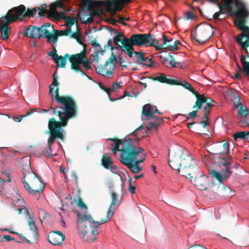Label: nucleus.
<instances>
[{"mask_svg":"<svg viewBox=\"0 0 249 249\" xmlns=\"http://www.w3.org/2000/svg\"><path fill=\"white\" fill-rule=\"evenodd\" d=\"M111 190V202L106 213V217L100 221H94L90 215L81 214L77 213L78 233L87 240L94 241L96 236L101 231L99 226L109 222L115 209V206L119 204L121 200L117 198V194L114 190V185L111 183L109 186Z\"/></svg>","mask_w":249,"mask_h":249,"instance_id":"obj_1","label":"nucleus"},{"mask_svg":"<svg viewBox=\"0 0 249 249\" xmlns=\"http://www.w3.org/2000/svg\"><path fill=\"white\" fill-rule=\"evenodd\" d=\"M169 163L171 168L176 170L181 175L189 177L192 181L193 176L199 174L200 169L198 165V160L193 158L186 151L178 150L177 152H169Z\"/></svg>","mask_w":249,"mask_h":249,"instance_id":"obj_2","label":"nucleus"},{"mask_svg":"<svg viewBox=\"0 0 249 249\" xmlns=\"http://www.w3.org/2000/svg\"><path fill=\"white\" fill-rule=\"evenodd\" d=\"M107 141L113 142L111 144V152L114 155L117 154V151L120 152V154L123 155L124 152H127L134 150L138 152V154L136 156L134 163L138 164L142 162L145 160V157L147 154L144 153V149L142 147L137 145V143L139 141V139H131L129 136H126L124 139H118L117 138H108Z\"/></svg>","mask_w":249,"mask_h":249,"instance_id":"obj_3","label":"nucleus"},{"mask_svg":"<svg viewBox=\"0 0 249 249\" xmlns=\"http://www.w3.org/2000/svg\"><path fill=\"white\" fill-rule=\"evenodd\" d=\"M53 115H57L59 117V121H56L54 118H51L48 122V129L51 128L57 130H63L62 128L65 127L68 121L71 119L75 118L77 116V108L73 107L72 110L68 112L65 110L64 105L55 106L53 107V103L50 107Z\"/></svg>","mask_w":249,"mask_h":249,"instance_id":"obj_4","label":"nucleus"},{"mask_svg":"<svg viewBox=\"0 0 249 249\" xmlns=\"http://www.w3.org/2000/svg\"><path fill=\"white\" fill-rule=\"evenodd\" d=\"M249 16V11L245 3L240 16L235 19L234 22V24L238 29L242 31V33L237 36L235 38V40L241 49H242V46L241 44L249 41V27L246 25Z\"/></svg>","mask_w":249,"mask_h":249,"instance_id":"obj_5","label":"nucleus"},{"mask_svg":"<svg viewBox=\"0 0 249 249\" xmlns=\"http://www.w3.org/2000/svg\"><path fill=\"white\" fill-rule=\"evenodd\" d=\"M21 181L28 193L33 196H37V199H39V197L45 187L41 178L35 174H32L28 178H22Z\"/></svg>","mask_w":249,"mask_h":249,"instance_id":"obj_6","label":"nucleus"},{"mask_svg":"<svg viewBox=\"0 0 249 249\" xmlns=\"http://www.w3.org/2000/svg\"><path fill=\"white\" fill-rule=\"evenodd\" d=\"M64 6V4L62 0H56L50 5V14L55 19H63L65 21L67 28L71 31V27L77 21V19L75 18H71L70 17L66 16V14L71 10L70 8H68L67 10L62 9L60 12L56 10L57 8H62Z\"/></svg>","mask_w":249,"mask_h":249,"instance_id":"obj_7","label":"nucleus"},{"mask_svg":"<svg viewBox=\"0 0 249 249\" xmlns=\"http://www.w3.org/2000/svg\"><path fill=\"white\" fill-rule=\"evenodd\" d=\"M87 58V53L85 51H81L80 53L71 55L70 57L71 68L76 72H80L82 75L87 74L81 70L80 65L85 68L86 70L91 69L89 61Z\"/></svg>","mask_w":249,"mask_h":249,"instance_id":"obj_8","label":"nucleus"},{"mask_svg":"<svg viewBox=\"0 0 249 249\" xmlns=\"http://www.w3.org/2000/svg\"><path fill=\"white\" fill-rule=\"evenodd\" d=\"M219 154L221 159L220 161H218V163L219 166L222 168L220 172L212 170L210 174L213 177H214L219 182L222 183L229 178L232 173V171H231L230 168L231 165V162L226 160L223 153H219Z\"/></svg>","mask_w":249,"mask_h":249,"instance_id":"obj_9","label":"nucleus"},{"mask_svg":"<svg viewBox=\"0 0 249 249\" xmlns=\"http://www.w3.org/2000/svg\"><path fill=\"white\" fill-rule=\"evenodd\" d=\"M195 178L192 182L199 189L202 191L210 190L214 193H217V189H215V188H218L217 185L209 176L203 175L200 171L199 174L193 176Z\"/></svg>","mask_w":249,"mask_h":249,"instance_id":"obj_10","label":"nucleus"},{"mask_svg":"<svg viewBox=\"0 0 249 249\" xmlns=\"http://www.w3.org/2000/svg\"><path fill=\"white\" fill-rule=\"evenodd\" d=\"M213 34L211 26L209 24H200L196 27L195 31L192 32L191 37L199 43L203 44L210 38Z\"/></svg>","mask_w":249,"mask_h":249,"instance_id":"obj_11","label":"nucleus"},{"mask_svg":"<svg viewBox=\"0 0 249 249\" xmlns=\"http://www.w3.org/2000/svg\"><path fill=\"white\" fill-rule=\"evenodd\" d=\"M128 39L132 45L137 46L145 45L146 46L154 47L155 43H158L156 37L150 34H133Z\"/></svg>","mask_w":249,"mask_h":249,"instance_id":"obj_12","label":"nucleus"},{"mask_svg":"<svg viewBox=\"0 0 249 249\" xmlns=\"http://www.w3.org/2000/svg\"><path fill=\"white\" fill-rule=\"evenodd\" d=\"M123 155L120 154L119 160L124 165L126 166L133 173H138L141 172L142 168V167L134 163L136 156L138 152L133 151L124 152Z\"/></svg>","mask_w":249,"mask_h":249,"instance_id":"obj_13","label":"nucleus"},{"mask_svg":"<svg viewBox=\"0 0 249 249\" xmlns=\"http://www.w3.org/2000/svg\"><path fill=\"white\" fill-rule=\"evenodd\" d=\"M64 130H57L52 128H51V129H49L50 137L48 141V146L42 151V155L44 156L50 158L55 155V154H53L52 153V145L56 139H59L62 142L64 141Z\"/></svg>","mask_w":249,"mask_h":249,"instance_id":"obj_14","label":"nucleus"},{"mask_svg":"<svg viewBox=\"0 0 249 249\" xmlns=\"http://www.w3.org/2000/svg\"><path fill=\"white\" fill-rule=\"evenodd\" d=\"M47 30L48 22L43 24L39 27H37L36 26L29 25L23 30V35L24 36L33 39H40L41 37L47 39V36L49 31Z\"/></svg>","mask_w":249,"mask_h":249,"instance_id":"obj_15","label":"nucleus"},{"mask_svg":"<svg viewBox=\"0 0 249 249\" xmlns=\"http://www.w3.org/2000/svg\"><path fill=\"white\" fill-rule=\"evenodd\" d=\"M118 62L116 56L113 52L111 56L107 60L104 66L99 65L95 68L96 72L106 78H108L113 74V71L115 68V65Z\"/></svg>","mask_w":249,"mask_h":249,"instance_id":"obj_16","label":"nucleus"},{"mask_svg":"<svg viewBox=\"0 0 249 249\" xmlns=\"http://www.w3.org/2000/svg\"><path fill=\"white\" fill-rule=\"evenodd\" d=\"M82 1L81 7L83 8H87L89 11V17L100 16L104 14L105 11L100 12L99 7L103 6V1H97L94 0H80Z\"/></svg>","mask_w":249,"mask_h":249,"instance_id":"obj_17","label":"nucleus"},{"mask_svg":"<svg viewBox=\"0 0 249 249\" xmlns=\"http://www.w3.org/2000/svg\"><path fill=\"white\" fill-rule=\"evenodd\" d=\"M236 9L234 10L232 8V4H231V12H228L227 9H225L224 7H220L218 12H215L213 16V18L214 20L221 19L223 18H220V14H224L226 13H229L232 17H235L236 18L240 16V13L242 11V9H243V6L245 3L240 0H233Z\"/></svg>","mask_w":249,"mask_h":249,"instance_id":"obj_18","label":"nucleus"},{"mask_svg":"<svg viewBox=\"0 0 249 249\" xmlns=\"http://www.w3.org/2000/svg\"><path fill=\"white\" fill-rule=\"evenodd\" d=\"M130 0H106L103 1L106 12H109L112 16L116 14V11H121L126 3H129Z\"/></svg>","mask_w":249,"mask_h":249,"instance_id":"obj_19","label":"nucleus"},{"mask_svg":"<svg viewBox=\"0 0 249 249\" xmlns=\"http://www.w3.org/2000/svg\"><path fill=\"white\" fill-rule=\"evenodd\" d=\"M47 30L49 31L47 36V42H50L52 41L53 44L56 43L59 36H68L71 33V31L67 28L65 30H55L50 22H48Z\"/></svg>","mask_w":249,"mask_h":249,"instance_id":"obj_20","label":"nucleus"},{"mask_svg":"<svg viewBox=\"0 0 249 249\" xmlns=\"http://www.w3.org/2000/svg\"><path fill=\"white\" fill-rule=\"evenodd\" d=\"M162 43H160L159 40H157L158 43H155L154 47L156 50L160 51L163 49L169 51H176L178 50V45L180 43L178 40L169 39L164 34L162 35Z\"/></svg>","mask_w":249,"mask_h":249,"instance_id":"obj_21","label":"nucleus"},{"mask_svg":"<svg viewBox=\"0 0 249 249\" xmlns=\"http://www.w3.org/2000/svg\"><path fill=\"white\" fill-rule=\"evenodd\" d=\"M26 7L21 4L18 6L14 7L9 10L6 15L4 16L8 22H14L17 19H22L21 18H25L24 17V13H26Z\"/></svg>","mask_w":249,"mask_h":249,"instance_id":"obj_22","label":"nucleus"},{"mask_svg":"<svg viewBox=\"0 0 249 249\" xmlns=\"http://www.w3.org/2000/svg\"><path fill=\"white\" fill-rule=\"evenodd\" d=\"M55 100L61 105H64V109L66 112L72 110L73 107L77 108L74 100L70 96H60L59 95V88L57 87L54 91Z\"/></svg>","mask_w":249,"mask_h":249,"instance_id":"obj_23","label":"nucleus"},{"mask_svg":"<svg viewBox=\"0 0 249 249\" xmlns=\"http://www.w3.org/2000/svg\"><path fill=\"white\" fill-rule=\"evenodd\" d=\"M145 53L142 51L135 53V59L137 64L142 65L143 66L151 67L154 65V63L152 60V56L151 58L145 57Z\"/></svg>","mask_w":249,"mask_h":249,"instance_id":"obj_24","label":"nucleus"},{"mask_svg":"<svg viewBox=\"0 0 249 249\" xmlns=\"http://www.w3.org/2000/svg\"><path fill=\"white\" fill-rule=\"evenodd\" d=\"M65 238V235L58 231H51L48 235V241L53 245H60Z\"/></svg>","mask_w":249,"mask_h":249,"instance_id":"obj_25","label":"nucleus"},{"mask_svg":"<svg viewBox=\"0 0 249 249\" xmlns=\"http://www.w3.org/2000/svg\"><path fill=\"white\" fill-rule=\"evenodd\" d=\"M155 113H157L159 114H160L156 106H152L150 104H146L143 106L142 114L146 116L147 119L157 117V116H154Z\"/></svg>","mask_w":249,"mask_h":249,"instance_id":"obj_26","label":"nucleus"},{"mask_svg":"<svg viewBox=\"0 0 249 249\" xmlns=\"http://www.w3.org/2000/svg\"><path fill=\"white\" fill-rule=\"evenodd\" d=\"M8 20L6 18L2 17L0 18V22L2 25V27H1V37L3 40L6 41L11 33V29L9 25V24L12 22H8Z\"/></svg>","mask_w":249,"mask_h":249,"instance_id":"obj_27","label":"nucleus"},{"mask_svg":"<svg viewBox=\"0 0 249 249\" xmlns=\"http://www.w3.org/2000/svg\"><path fill=\"white\" fill-rule=\"evenodd\" d=\"M101 164L105 169L110 170L113 173H115L117 170V167L113 165V160L109 157L107 153L103 155L101 159Z\"/></svg>","mask_w":249,"mask_h":249,"instance_id":"obj_28","label":"nucleus"},{"mask_svg":"<svg viewBox=\"0 0 249 249\" xmlns=\"http://www.w3.org/2000/svg\"><path fill=\"white\" fill-rule=\"evenodd\" d=\"M196 101L195 105L193 107H196L197 109H200L204 104H206V105L208 104H213V103H215L211 98L205 97L204 94H200L198 93V94H196Z\"/></svg>","mask_w":249,"mask_h":249,"instance_id":"obj_29","label":"nucleus"},{"mask_svg":"<svg viewBox=\"0 0 249 249\" xmlns=\"http://www.w3.org/2000/svg\"><path fill=\"white\" fill-rule=\"evenodd\" d=\"M247 58H249V57L247 56L246 53L245 55L242 54L240 56V60L242 67H241L237 62L236 66L237 68L239 69V71L242 72H243L245 76L249 77V62L246 61Z\"/></svg>","mask_w":249,"mask_h":249,"instance_id":"obj_30","label":"nucleus"},{"mask_svg":"<svg viewBox=\"0 0 249 249\" xmlns=\"http://www.w3.org/2000/svg\"><path fill=\"white\" fill-rule=\"evenodd\" d=\"M174 85H180L184 87L185 89H188L193 94L195 95L196 97V94H198V92H196L194 89L192 87L191 84L186 82L183 79H179V80H175V84Z\"/></svg>","mask_w":249,"mask_h":249,"instance_id":"obj_31","label":"nucleus"},{"mask_svg":"<svg viewBox=\"0 0 249 249\" xmlns=\"http://www.w3.org/2000/svg\"><path fill=\"white\" fill-rule=\"evenodd\" d=\"M154 81H157L162 83H166L170 85H174L175 80L173 79L167 78L164 74L160 73L159 76L151 78Z\"/></svg>","mask_w":249,"mask_h":249,"instance_id":"obj_32","label":"nucleus"},{"mask_svg":"<svg viewBox=\"0 0 249 249\" xmlns=\"http://www.w3.org/2000/svg\"><path fill=\"white\" fill-rule=\"evenodd\" d=\"M71 55L68 53H66L64 57L61 55H59L57 58L56 61H54V63L57 65L58 67L60 68H65L67 62V59L69 58V61L70 62V57Z\"/></svg>","mask_w":249,"mask_h":249,"instance_id":"obj_33","label":"nucleus"},{"mask_svg":"<svg viewBox=\"0 0 249 249\" xmlns=\"http://www.w3.org/2000/svg\"><path fill=\"white\" fill-rule=\"evenodd\" d=\"M133 46L134 45L130 43L128 40L126 41L124 45L123 46L126 51L127 54L130 58L133 57L134 55H135V53L136 52L134 51Z\"/></svg>","mask_w":249,"mask_h":249,"instance_id":"obj_34","label":"nucleus"},{"mask_svg":"<svg viewBox=\"0 0 249 249\" xmlns=\"http://www.w3.org/2000/svg\"><path fill=\"white\" fill-rule=\"evenodd\" d=\"M133 46L134 45L130 43L128 40L126 41L124 45L123 46L126 51L127 54L130 58L133 57L134 55H135V53L136 52L134 51Z\"/></svg>","mask_w":249,"mask_h":249,"instance_id":"obj_35","label":"nucleus"},{"mask_svg":"<svg viewBox=\"0 0 249 249\" xmlns=\"http://www.w3.org/2000/svg\"><path fill=\"white\" fill-rule=\"evenodd\" d=\"M127 40L128 38L125 37L123 33L118 32L114 38V43L118 44V42H120L123 46Z\"/></svg>","mask_w":249,"mask_h":249,"instance_id":"obj_36","label":"nucleus"},{"mask_svg":"<svg viewBox=\"0 0 249 249\" xmlns=\"http://www.w3.org/2000/svg\"><path fill=\"white\" fill-rule=\"evenodd\" d=\"M22 172L24 175V177L22 178H25V179L28 178L31 174H35L32 171L30 165L28 164L22 165Z\"/></svg>","mask_w":249,"mask_h":249,"instance_id":"obj_37","label":"nucleus"},{"mask_svg":"<svg viewBox=\"0 0 249 249\" xmlns=\"http://www.w3.org/2000/svg\"><path fill=\"white\" fill-rule=\"evenodd\" d=\"M154 118L155 119V122H150L147 124L146 126L147 130H149L153 129H156L159 125L163 121V119L160 118L158 117Z\"/></svg>","mask_w":249,"mask_h":249,"instance_id":"obj_38","label":"nucleus"},{"mask_svg":"<svg viewBox=\"0 0 249 249\" xmlns=\"http://www.w3.org/2000/svg\"><path fill=\"white\" fill-rule=\"evenodd\" d=\"M249 137V132L239 131L233 134V138L234 141H237V140L239 139L247 140Z\"/></svg>","mask_w":249,"mask_h":249,"instance_id":"obj_39","label":"nucleus"},{"mask_svg":"<svg viewBox=\"0 0 249 249\" xmlns=\"http://www.w3.org/2000/svg\"><path fill=\"white\" fill-rule=\"evenodd\" d=\"M86 13V11L85 12V13H83L81 14L80 18L81 22L83 24H89L91 23L93 21V19L92 18H91V17H89V15L87 14Z\"/></svg>","mask_w":249,"mask_h":249,"instance_id":"obj_40","label":"nucleus"},{"mask_svg":"<svg viewBox=\"0 0 249 249\" xmlns=\"http://www.w3.org/2000/svg\"><path fill=\"white\" fill-rule=\"evenodd\" d=\"M231 94L232 95L231 100L233 103L234 107L235 108H237L242 104L240 101V98L238 95V93L236 91H235L231 92Z\"/></svg>","mask_w":249,"mask_h":249,"instance_id":"obj_41","label":"nucleus"},{"mask_svg":"<svg viewBox=\"0 0 249 249\" xmlns=\"http://www.w3.org/2000/svg\"><path fill=\"white\" fill-rule=\"evenodd\" d=\"M239 109L237 111V114L240 117H246L248 115V110L247 108L242 104L239 106Z\"/></svg>","mask_w":249,"mask_h":249,"instance_id":"obj_42","label":"nucleus"},{"mask_svg":"<svg viewBox=\"0 0 249 249\" xmlns=\"http://www.w3.org/2000/svg\"><path fill=\"white\" fill-rule=\"evenodd\" d=\"M214 106V104H210L206 105L204 106L203 107V112L204 115L203 117V119H207L208 117V115L211 112V108Z\"/></svg>","mask_w":249,"mask_h":249,"instance_id":"obj_43","label":"nucleus"},{"mask_svg":"<svg viewBox=\"0 0 249 249\" xmlns=\"http://www.w3.org/2000/svg\"><path fill=\"white\" fill-rule=\"evenodd\" d=\"M37 11V7H34V8L30 10V9L28 8L27 10H26V13H24V17L27 18V17H32L34 16Z\"/></svg>","mask_w":249,"mask_h":249,"instance_id":"obj_44","label":"nucleus"},{"mask_svg":"<svg viewBox=\"0 0 249 249\" xmlns=\"http://www.w3.org/2000/svg\"><path fill=\"white\" fill-rule=\"evenodd\" d=\"M90 44L92 45V46L95 47L96 48L95 51L96 52H98V53H103L105 52V51L102 50V48L101 46L98 43H97L96 40L95 39L91 41L90 43Z\"/></svg>","mask_w":249,"mask_h":249,"instance_id":"obj_45","label":"nucleus"},{"mask_svg":"<svg viewBox=\"0 0 249 249\" xmlns=\"http://www.w3.org/2000/svg\"><path fill=\"white\" fill-rule=\"evenodd\" d=\"M29 226L31 231H32L33 235L35 236V238H36L37 235V228L36 226L35 223L34 221H30L29 222Z\"/></svg>","mask_w":249,"mask_h":249,"instance_id":"obj_46","label":"nucleus"},{"mask_svg":"<svg viewBox=\"0 0 249 249\" xmlns=\"http://www.w3.org/2000/svg\"><path fill=\"white\" fill-rule=\"evenodd\" d=\"M242 45V49H241V51L246 53L247 57H249V41Z\"/></svg>","mask_w":249,"mask_h":249,"instance_id":"obj_47","label":"nucleus"},{"mask_svg":"<svg viewBox=\"0 0 249 249\" xmlns=\"http://www.w3.org/2000/svg\"><path fill=\"white\" fill-rule=\"evenodd\" d=\"M170 60L169 63L173 68H179L180 66V63L178 62L175 61L174 59L173 56L169 54Z\"/></svg>","mask_w":249,"mask_h":249,"instance_id":"obj_48","label":"nucleus"},{"mask_svg":"<svg viewBox=\"0 0 249 249\" xmlns=\"http://www.w3.org/2000/svg\"><path fill=\"white\" fill-rule=\"evenodd\" d=\"M48 55L52 56L54 61H56V58L59 55L57 54V51L54 46H53L52 51L48 53Z\"/></svg>","mask_w":249,"mask_h":249,"instance_id":"obj_49","label":"nucleus"},{"mask_svg":"<svg viewBox=\"0 0 249 249\" xmlns=\"http://www.w3.org/2000/svg\"><path fill=\"white\" fill-rule=\"evenodd\" d=\"M59 85V83L56 79L53 78L52 84L49 87V95L51 96L53 95V88L52 86H58Z\"/></svg>","mask_w":249,"mask_h":249,"instance_id":"obj_50","label":"nucleus"},{"mask_svg":"<svg viewBox=\"0 0 249 249\" xmlns=\"http://www.w3.org/2000/svg\"><path fill=\"white\" fill-rule=\"evenodd\" d=\"M223 147L224 151L222 153H223V154L224 155H225V154H229V153H230L229 143L228 142H225L223 144Z\"/></svg>","mask_w":249,"mask_h":249,"instance_id":"obj_51","label":"nucleus"},{"mask_svg":"<svg viewBox=\"0 0 249 249\" xmlns=\"http://www.w3.org/2000/svg\"><path fill=\"white\" fill-rule=\"evenodd\" d=\"M77 206L81 208H84L86 210H87V206L83 202L81 198H79L77 202Z\"/></svg>","mask_w":249,"mask_h":249,"instance_id":"obj_52","label":"nucleus"},{"mask_svg":"<svg viewBox=\"0 0 249 249\" xmlns=\"http://www.w3.org/2000/svg\"><path fill=\"white\" fill-rule=\"evenodd\" d=\"M131 178H129V185L128 190L132 194H134L135 193L136 187L131 184Z\"/></svg>","mask_w":249,"mask_h":249,"instance_id":"obj_53","label":"nucleus"},{"mask_svg":"<svg viewBox=\"0 0 249 249\" xmlns=\"http://www.w3.org/2000/svg\"><path fill=\"white\" fill-rule=\"evenodd\" d=\"M186 18L187 19L192 20L195 18L193 13L192 11H189L186 12L185 14Z\"/></svg>","mask_w":249,"mask_h":249,"instance_id":"obj_54","label":"nucleus"},{"mask_svg":"<svg viewBox=\"0 0 249 249\" xmlns=\"http://www.w3.org/2000/svg\"><path fill=\"white\" fill-rule=\"evenodd\" d=\"M242 77V72L237 68L236 72L234 74V75L233 76L232 78L234 79H241Z\"/></svg>","mask_w":249,"mask_h":249,"instance_id":"obj_55","label":"nucleus"},{"mask_svg":"<svg viewBox=\"0 0 249 249\" xmlns=\"http://www.w3.org/2000/svg\"><path fill=\"white\" fill-rule=\"evenodd\" d=\"M77 42L82 45L83 46V50L82 51H85V53H87V50H86V48H87V45L84 43L81 39L80 38V36H79L77 39H76Z\"/></svg>","mask_w":249,"mask_h":249,"instance_id":"obj_56","label":"nucleus"},{"mask_svg":"<svg viewBox=\"0 0 249 249\" xmlns=\"http://www.w3.org/2000/svg\"><path fill=\"white\" fill-rule=\"evenodd\" d=\"M38 10V15L40 17H43L44 16V14L47 13V10H45L43 7H41V8L37 7V10Z\"/></svg>","mask_w":249,"mask_h":249,"instance_id":"obj_57","label":"nucleus"},{"mask_svg":"<svg viewBox=\"0 0 249 249\" xmlns=\"http://www.w3.org/2000/svg\"><path fill=\"white\" fill-rule=\"evenodd\" d=\"M118 59L119 60L120 65L123 68H126L127 67V65H123V63L125 62V61L123 60L121 54L118 55ZM126 63L130 64L129 62L126 61Z\"/></svg>","mask_w":249,"mask_h":249,"instance_id":"obj_58","label":"nucleus"},{"mask_svg":"<svg viewBox=\"0 0 249 249\" xmlns=\"http://www.w3.org/2000/svg\"><path fill=\"white\" fill-rule=\"evenodd\" d=\"M121 86L119 83L115 82L113 84L112 88H111V90L116 91L117 89L121 88Z\"/></svg>","mask_w":249,"mask_h":249,"instance_id":"obj_59","label":"nucleus"},{"mask_svg":"<svg viewBox=\"0 0 249 249\" xmlns=\"http://www.w3.org/2000/svg\"><path fill=\"white\" fill-rule=\"evenodd\" d=\"M98 53V52H96L94 53H93L91 55V58H92V61H96L97 62H98L99 61V53Z\"/></svg>","mask_w":249,"mask_h":249,"instance_id":"obj_60","label":"nucleus"},{"mask_svg":"<svg viewBox=\"0 0 249 249\" xmlns=\"http://www.w3.org/2000/svg\"><path fill=\"white\" fill-rule=\"evenodd\" d=\"M24 117H25L24 115L14 116L13 119L15 122L19 123Z\"/></svg>","mask_w":249,"mask_h":249,"instance_id":"obj_61","label":"nucleus"},{"mask_svg":"<svg viewBox=\"0 0 249 249\" xmlns=\"http://www.w3.org/2000/svg\"><path fill=\"white\" fill-rule=\"evenodd\" d=\"M188 249H207L205 247L199 245H195L194 246H191Z\"/></svg>","mask_w":249,"mask_h":249,"instance_id":"obj_62","label":"nucleus"},{"mask_svg":"<svg viewBox=\"0 0 249 249\" xmlns=\"http://www.w3.org/2000/svg\"><path fill=\"white\" fill-rule=\"evenodd\" d=\"M205 119V121H202L200 122V124L202 125L203 127H204V128H205L207 125L209 124L208 117H207V119Z\"/></svg>","mask_w":249,"mask_h":249,"instance_id":"obj_63","label":"nucleus"},{"mask_svg":"<svg viewBox=\"0 0 249 249\" xmlns=\"http://www.w3.org/2000/svg\"><path fill=\"white\" fill-rule=\"evenodd\" d=\"M143 128L142 125H141L139 127H138L137 128L135 129V130L130 135H133L134 136H137V133L141 130Z\"/></svg>","mask_w":249,"mask_h":249,"instance_id":"obj_64","label":"nucleus"}]
</instances>
